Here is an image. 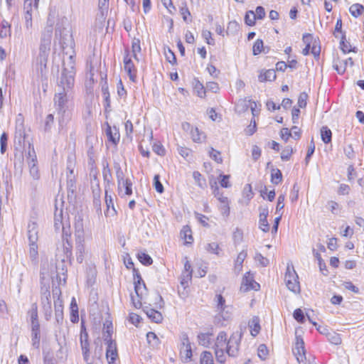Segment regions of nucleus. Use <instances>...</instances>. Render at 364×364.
Instances as JSON below:
<instances>
[{
    "mask_svg": "<svg viewBox=\"0 0 364 364\" xmlns=\"http://www.w3.org/2000/svg\"><path fill=\"white\" fill-rule=\"evenodd\" d=\"M68 92L60 90L54 97V103L58 114H61V119L59 120L60 123L64 121L65 117L68 118L69 113L68 112Z\"/></svg>",
    "mask_w": 364,
    "mask_h": 364,
    "instance_id": "nucleus-2",
    "label": "nucleus"
},
{
    "mask_svg": "<svg viewBox=\"0 0 364 364\" xmlns=\"http://www.w3.org/2000/svg\"><path fill=\"white\" fill-rule=\"evenodd\" d=\"M298 278V275L294 269V267H292V271H291L289 266H288L285 274L286 285L290 291L296 294L300 292V285Z\"/></svg>",
    "mask_w": 364,
    "mask_h": 364,
    "instance_id": "nucleus-3",
    "label": "nucleus"
},
{
    "mask_svg": "<svg viewBox=\"0 0 364 364\" xmlns=\"http://www.w3.org/2000/svg\"><path fill=\"white\" fill-rule=\"evenodd\" d=\"M33 157L31 160L28 161L30 175L33 179L38 180L40 178V173L38 167L37 157L36 155L35 150L33 149Z\"/></svg>",
    "mask_w": 364,
    "mask_h": 364,
    "instance_id": "nucleus-18",
    "label": "nucleus"
},
{
    "mask_svg": "<svg viewBox=\"0 0 364 364\" xmlns=\"http://www.w3.org/2000/svg\"><path fill=\"white\" fill-rule=\"evenodd\" d=\"M307 99H308V95L306 93V92H301L300 93L299 96V98H298V106L300 107V108H304L306 106V101H307Z\"/></svg>",
    "mask_w": 364,
    "mask_h": 364,
    "instance_id": "nucleus-63",
    "label": "nucleus"
},
{
    "mask_svg": "<svg viewBox=\"0 0 364 364\" xmlns=\"http://www.w3.org/2000/svg\"><path fill=\"white\" fill-rule=\"evenodd\" d=\"M293 353L296 358L299 364H306V350L304 348V342L303 339L299 337H296L295 346L293 348Z\"/></svg>",
    "mask_w": 364,
    "mask_h": 364,
    "instance_id": "nucleus-7",
    "label": "nucleus"
},
{
    "mask_svg": "<svg viewBox=\"0 0 364 364\" xmlns=\"http://www.w3.org/2000/svg\"><path fill=\"white\" fill-rule=\"evenodd\" d=\"M181 235L186 240L187 244H191L193 241V238L191 235V230L188 227H184L181 231Z\"/></svg>",
    "mask_w": 364,
    "mask_h": 364,
    "instance_id": "nucleus-44",
    "label": "nucleus"
},
{
    "mask_svg": "<svg viewBox=\"0 0 364 364\" xmlns=\"http://www.w3.org/2000/svg\"><path fill=\"white\" fill-rule=\"evenodd\" d=\"M194 90L196 92L197 95L199 97L203 98L205 96V89L204 88L202 83H200L198 80L196 82L194 85Z\"/></svg>",
    "mask_w": 364,
    "mask_h": 364,
    "instance_id": "nucleus-51",
    "label": "nucleus"
},
{
    "mask_svg": "<svg viewBox=\"0 0 364 364\" xmlns=\"http://www.w3.org/2000/svg\"><path fill=\"white\" fill-rule=\"evenodd\" d=\"M193 177L195 180L196 183L201 188L204 189L206 188V180L203 178L201 173L197 171L193 173Z\"/></svg>",
    "mask_w": 364,
    "mask_h": 364,
    "instance_id": "nucleus-33",
    "label": "nucleus"
},
{
    "mask_svg": "<svg viewBox=\"0 0 364 364\" xmlns=\"http://www.w3.org/2000/svg\"><path fill=\"white\" fill-rule=\"evenodd\" d=\"M225 350V349H220V348L215 349V354L216 359H217L218 362H219L220 363H223L225 361V353H224Z\"/></svg>",
    "mask_w": 364,
    "mask_h": 364,
    "instance_id": "nucleus-64",
    "label": "nucleus"
},
{
    "mask_svg": "<svg viewBox=\"0 0 364 364\" xmlns=\"http://www.w3.org/2000/svg\"><path fill=\"white\" fill-rule=\"evenodd\" d=\"M293 316L294 319L300 323H304L305 321V316L301 309H295L293 314Z\"/></svg>",
    "mask_w": 364,
    "mask_h": 364,
    "instance_id": "nucleus-55",
    "label": "nucleus"
},
{
    "mask_svg": "<svg viewBox=\"0 0 364 364\" xmlns=\"http://www.w3.org/2000/svg\"><path fill=\"white\" fill-rule=\"evenodd\" d=\"M313 254H314V256L316 257V259L318 260L321 272L323 275H327L328 270L326 269V265L325 262H323V260L322 259L321 255L318 252H316L314 249H313Z\"/></svg>",
    "mask_w": 364,
    "mask_h": 364,
    "instance_id": "nucleus-34",
    "label": "nucleus"
},
{
    "mask_svg": "<svg viewBox=\"0 0 364 364\" xmlns=\"http://www.w3.org/2000/svg\"><path fill=\"white\" fill-rule=\"evenodd\" d=\"M180 13L184 21L187 23L191 22L192 19L191 18V12L188 8L187 7V4L186 2L182 3V5L180 8Z\"/></svg>",
    "mask_w": 364,
    "mask_h": 364,
    "instance_id": "nucleus-35",
    "label": "nucleus"
},
{
    "mask_svg": "<svg viewBox=\"0 0 364 364\" xmlns=\"http://www.w3.org/2000/svg\"><path fill=\"white\" fill-rule=\"evenodd\" d=\"M50 50V46L47 44H40L39 54L38 58H42L43 60L48 59Z\"/></svg>",
    "mask_w": 364,
    "mask_h": 364,
    "instance_id": "nucleus-38",
    "label": "nucleus"
},
{
    "mask_svg": "<svg viewBox=\"0 0 364 364\" xmlns=\"http://www.w3.org/2000/svg\"><path fill=\"white\" fill-rule=\"evenodd\" d=\"M31 328L32 346L34 348L38 349L41 341L40 323L34 321L33 323H31Z\"/></svg>",
    "mask_w": 364,
    "mask_h": 364,
    "instance_id": "nucleus-13",
    "label": "nucleus"
},
{
    "mask_svg": "<svg viewBox=\"0 0 364 364\" xmlns=\"http://www.w3.org/2000/svg\"><path fill=\"white\" fill-rule=\"evenodd\" d=\"M55 38H59V43L62 47L63 49H65L66 46H68L66 42H65V36L67 34H63V31L60 26L57 25L55 28Z\"/></svg>",
    "mask_w": 364,
    "mask_h": 364,
    "instance_id": "nucleus-30",
    "label": "nucleus"
},
{
    "mask_svg": "<svg viewBox=\"0 0 364 364\" xmlns=\"http://www.w3.org/2000/svg\"><path fill=\"white\" fill-rule=\"evenodd\" d=\"M321 139L325 144H328L331 141L332 132L327 127H322L321 129Z\"/></svg>",
    "mask_w": 364,
    "mask_h": 364,
    "instance_id": "nucleus-32",
    "label": "nucleus"
},
{
    "mask_svg": "<svg viewBox=\"0 0 364 364\" xmlns=\"http://www.w3.org/2000/svg\"><path fill=\"white\" fill-rule=\"evenodd\" d=\"M259 288V284L254 280L252 275L247 272L243 277L240 290L246 292L252 289L258 290Z\"/></svg>",
    "mask_w": 364,
    "mask_h": 364,
    "instance_id": "nucleus-10",
    "label": "nucleus"
},
{
    "mask_svg": "<svg viewBox=\"0 0 364 364\" xmlns=\"http://www.w3.org/2000/svg\"><path fill=\"white\" fill-rule=\"evenodd\" d=\"M63 210H60L59 213L56 210L54 218V226L55 230L62 228L63 231H65V224L63 222Z\"/></svg>",
    "mask_w": 364,
    "mask_h": 364,
    "instance_id": "nucleus-29",
    "label": "nucleus"
},
{
    "mask_svg": "<svg viewBox=\"0 0 364 364\" xmlns=\"http://www.w3.org/2000/svg\"><path fill=\"white\" fill-rule=\"evenodd\" d=\"M269 350L264 344H261L258 347V356L264 360L268 355Z\"/></svg>",
    "mask_w": 364,
    "mask_h": 364,
    "instance_id": "nucleus-62",
    "label": "nucleus"
},
{
    "mask_svg": "<svg viewBox=\"0 0 364 364\" xmlns=\"http://www.w3.org/2000/svg\"><path fill=\"white\" fill-rule=\"evenodd\" d=\"M102 175L104 181L105 182H107V183H109L112 181V172L109 167V164L107 162L103 163Z\"/></svg>",
    "mask_w": 364,
    "mask_h": 364,
    "instance_id": "nucleus-42",
    "label": "nucleus"
},
{
    "mask_svg": "<svg viewBox=\"0 0 364 364\" xmlns=\"http://www.w3.org/2000/svg\"><path fill=\"white\" fill-rule=\"evenodd\" d=\"M264 48L262 40L257 39L253 45V55H257L259 54Z\"/></svg>",
    "mask_w": 364,
    "mask_h": 364,
    "instance_id": "nucleus-59",
    "label": "nucleus"
},
{
    "mask_svg": "<svg viewBox=\"0 0 364 364\" xmlns=\"http://www.w3.org/2000/svg\"><path fill=\"white\" fill-rule=\"evenodd\" d=\"M181 348L180 354L182 357H185L186 361H188L192 357L191 345L189 341L188 335L185 333L181 335Z\"/></svg>",
    "mask_w": 364,
    "mask_h": 364,
    "instance_id": "nucleus-9",
    "label": "nucleus"
},
{
    "mask_svg": "<svg viewBox=\"0 0 364 364\" xmlns=\"http://www.w3.org/2000/svg\"><path fill=\"white\" fill-rule=\"evenodd\" d=\"M138 259L143 264L146 266L151 264L153 262L151 257L145 252L139 253Z\"/></svg>",
    "mask_w": 364,
    "mask_h": 364,
    "instance_id": "nucleus-49",
    "label": "nucleus"
},
{
    "mask_svg": "<svg viewBox=\"0 0 364 364\" xmlns=\"http://www.w3.org/2000/svg\"><path fill=\"white\" fill-rule=\"evenodd\" d=\"M205 249L211 254L218 255L220 247L217 242L208 243Z\"/></svg>",
    "mask_w": 364,
    "mask_h": 364,
    "instance_id": "nucleus-52",
    "label": "nucleus"
},
{
    "mask_svg": "<svg viewBox=\"0 0 364 364\" xmlns=\"http://www.w3.org/2000/svg\"><path fill=\"white\" fill-rule=\"evenodd\" d=\"M293 154V148L291 146H286L281 153V159L282 161H288Z\"/></svg>",
    "mask_w": 364,
    "mask_h": 364,
    "instance_id": "nucleus-53",
    "label": "nucleus"
},
{
    "mask_svg": "<svg viewBox=\"0 0 364 364\" xmlns=\"http://www.w3.org/2000/svg\"><path fill=\"white\" fill-rule=\"evenodd\" d=\"M107 343V359L108 360L109 364H114V363L116 360L117 358L118 357L116 343L113 340L109 339L108 341V343Z\"/></svg>",
    "mask_w": 364,
    "mask_h": 364,
    "instance_id": "nucleus-15",
    "label": "nucleus"
},
{
    "mask_svg": "<svg viewBox=\"0 0 364 364\" xmlns=\"http://www.w3.org/2000/svg\"><path fill=\"white\" fill-rule=\"evenodd\" d=\"M306 316L309 319V321L314 325L316 327V329L318 330V331L321 333V334H323V335H326V336L327 337V334L329 333L331 331H329V330L326 327V326H317V323L316 322H314L313 321L311 318H310V316L307 314H306Z\"/></svg>",
    "mask_w": 364,
    "mask_h": 364,
    "instance_id": "nucleus-61",
    "label": "nucleus"
},
{
    "mask_svg": "<svg viewBox=\"0 0 364 364\" xmlns=\"http://www.w3.org/2000/svg\"><path fill=\"white\" fill-rule=\"evenodd\" d=\"M132 50L133 58L139 61L137 53L141 52L140 41L138 38H134L132 41Z\"/></svg>",
    "mask_w": 364,
    "mask_h": 364,
    "instance_id": "nucleus-45",
    "label": "nucleus"
},
{
    "mask_svg": "<svg viewBox=\"0 0 364 364\" xmlns=\"http://www.w3.org/2000/svg\"><path fill=\"white\" fill-rule=\"evenodd\" d=\"M241 339V334L234 333L229 338L226 348V353L229 356L235 357L239 350V346Z\"/></svg>",
    "mask_w": 364,
    "mask_h": 364,
    "instance_id": "nucleus-5",
    "label": "nucleus"
},
{
    "mask_svg": "<svg viewBox=\"0 0 364 364\" xmlns=\"http://www.w3.org/2000/svg\"><path fill=\"white\" fill-rule=\"evenodd\" d=\"M47 62L48 59L43 60L42 58H36V61L34 68L38 77L41 78V81L47 80Z\"/></svg>",
    "mask_w": 364,
    "mask_h": 364,
    "instance_id": "nucleus-11",
    "label": "nucleus"
},
{
    "mask_svg": "<svg viewBox=\"0 0 364 364\" xmlns=\"http://www.w3.org/2000/svg\"><path fill=\"white\" fill-rule=\"evenodd\" d=\"M215 299L218 311L222 312L225 308V299L221 294H217Z\"/></svg>",
    "mask_w": 364,
    "mask_h": 364,
    "instance_id": "nucleus-56",
    "label": "nucleus"
},
{
    "mask_svg": "<svg viewBox=\"0 0 364 364\" xmlns=\"http://www.w3.org/2000/svg\"><path fill=\"white\" fill-rule=\"evenodd\" d=\"M247 255V252L245 250H242L238 254L235 263V271L236 272L240 273V272L242 270V263L245 259L246 258Z\"/></svg>",
    "mask_w": 364,
    "mask_h": 364,
    "instance_id": "nucleus-28",
    "label": "nucleus"
},
{
    "mask_svg": "<svg viewBox=\"0 0 364 364\" xmlns=\"http://www.w3.org/2000/svg\"><path fill=\"white\" fill-rule=\"evenodd\" d=\"M213 357L210 352L204 351L200 355V364H214Z\"/></svg>",
    "mask_w": 364,
    "mask_h": 364,
    "instance_id": "nucleus-43",
    "label": "nucleus"
},
{
    "mask_svg": "<svg viewBox=\"0 0 364 364\" xmlns=\"http://www.w3.org/2000/svg\"><path fill=\"white\" fill-rule=\"evenodd\" d=\"M227 344L228 342L226 333H225L224 331L220 332L216 338L215 349L220 348L226 350Z\"/></svg>",
    "mask_w": 364,
    "mask_h": 364,
    "instance_id": "nucleus-23",
    "label": "nucleus"
},
{
    "mask_svg": "<svg viewBox=\"0 0 364 364\" xmlns=\"http://www.w3.org/2000/svg\"><path fill=\"white\" fill-rule=\"evenodd\" d=\"M343 152L346 157L348 159L353 160L355 158V153L351 144H348L344 147Z\"/></svg>",
    "mask_w": 364,
    "mask_h": 364,
    "instance_id": "nucleus-54",
    "label": "nucleus"
},
{
    "mask_svg": "<svg viewBox=\"0 0 364 364\" xmlns=\"http://www.w3.org/2000/svg\"><path fill=\"white\" fill-rule=\"evenodd\" d=\"M350 14L357 18L364 12V6L360 4H354L349 8Z\"/></svg>",
    "mask_w": 364,
    "mask_h": 364,
    "instance_id": "nucleus-31",
    "label": "nucleus"
},
{
    "mask_svg": "<svg viewBox=\"0 0 364 364\" xmlns=\"http://www.w3.org/2000/svg\"><path fill=\"white\" fill-rule=\"evenodd\" d=\"M102 92L104 97V107L105 109V112H109V108L111 106V100H110V95L108 90V85L107 82H105L102 85Z\"/></svg>",
    "mask_w": 364,
    "mask_h": 364,
    "instance_id": "nucleus-22",
    "label": "nucleus"
},
{
    "mask_svg": "<svg viewBox=\"0 0 364 364\" xmlns=\"http://www.w3.org/2000/svg\"><path fill=\"white\" fill-rule=\"evenodd\" d=\"M28 237L29 242H37L38 240V224L35 221L30 220L28 224Z\"/></svg>",
    "mask_w": 364,
    "mask_h": 364,
    "instance_id": "nucleus-17",
    "label": "nucleus"
},
{
    "mask_svg": "<svg viewBox=\"0 0 364 364\" xmlns=\"http://www.w3.org/2000/svg\"><path fill=\"white\" fill-rule=\"evenodd\" d=\"M106 134L107 136L108 140L113 144L116 145L119 142L120 136L116 128H114V132H113L111 127L108 126L107 129H106Z\"/></svg>",
    "mask_w": 364,
    "mask_h": 364,
    "instance_id": "nucleus-25",
    "label": "nucleus"
},
{
    "mask_svg": "<svg viewBox=\"0 0 364 364\" xmlns=\"http://www.w3.org/2000/svg\"><path fill=\"white\" fill-rule=\"evenodd\" d=\"M26 131L24 127L23 119L21 114L16 120V131L14 134V143L18 146H22L26 139Z\"/></svg>",
    "mask_w": 364,
    "mask_h": 364,
    "instance_id": "nucleus-4",
    "label": "nucleus"
},
{
    "mask_svg": "<svg viewBox=\"0 0 364 364\" xmlns=\"http://www.w3.org/2000/svg\"><path fill=\"white\" fill-rule=\"evenodd\" d=\"M38 245L36 242H29V257L32 262H36L38 259Z\"/></svg>",
    "mask_w": 364,
    "mask_h": 364,
    "instance_id": "nucleus-37",
    "label": "nucleus"
},
{
    "mask_svg": "<svg viewBox=\"0 0 364 364\" xmlns=\"http://www.w3.org/2000/svg\"><path fill=\"white\" fill-rule=\"evenodd\" d=\"M255 16L254 14V11H248L246 12L245 16V23L248 26H254L255 24L256 21Z\"/></svg>",
    "mask_w": 364,
    "mask_h": 364,
    "instance_id": "nucleus-50",
    "label": "nucleus"
},
{
    "mask_svg": "<svg viewBox=\"0 0 364 364\" xmlns=\"http://www.w3.org/2000/svg\"><path fill=\"white\" fill-rule=\"evenodd\" d=\"M282 181V173L278 168H272L271 173V181L274 184H279Z\"/></svg>",
    "mask_w": 364,
    "mask_h": 364,
    "instance_id": "nucleus-36",
    "label": "nucleus"
},
{
    "mask_svg": "<svg viewBox=\"0 0 364 364\" xmlns=\"http://www.w3.org/2000/svg\"><path fill=\"white\" fill-rule=\"evenodd\" d=\"M104 329H105V331L104 332V340L105 342L108 343V341L109 339H112V323L111 322H106V323L104 324Z\"/></svg>",
    "mask_w": 364,
    "mask_h": 364,
    "instance_id": "nucleus-46",
    "label": "nucleus"
},
{
    "mask_svg": "<svg viewBox=\"0 0 364 364\" xmlns=\"http://www.w3.org/2000/svg\"><path fill=\"white\" fill-rule=\"evenodd\" d=\"M55 316L56 322L58 324H61L63 321V301L60 299L55 300Z\"/></svg>",
    "mask_w": 364,
    "mask_h": 364,
    "instance_id": "nucleus-21",
    "label": "nucleus"
},
{
    "mask_svg": "<svg viewBox=\"0 0 364 364\" xmlns=\"http://www.w3.org/2000/svg\"><path fill=\"white\" fill-rule=\"evenodd\" d=\"M259 227L264 232H267L269 230V225L267 220L269 214V209L267 207H259Z\"/></svg>",
    "mask_w": 364,
    "mask_h": 364,
    "instance_id": "nucleus-16",
    "label": "nucleus"
},
{
    "mask_svg": "<svg viewBox=\"0 0 364 364\" xmlns=\"http://www.w3.org/2000/svg\"><path fill=\"white\" fill-rule=\"evenodd\" d=\"M144 311L146 313L147 316L154 322L159 323L163 320V316L161 312L146 306L144 309Z\"/></svg>",
    "mask_w": 364,
    "mask_h": 364,
    "instance_id": "nucleus-20",
    "label": "nucleus"
},
{
    "mask_svg": "<svg viewBox=\"0 0 364 364\" xmlns=\"http://www.w3.org/2000/svg\"><path fill=\"white\" fill-rule=\"evenodd\" d=\"M232 238L235 245L240 244L243 240V232L240 229L236 228L233 232Z\"/></svg>",
    "mask_w": 364,
    "mask_h": 364,
    "instance_id": "nucleus-48",
    "label": "nucleus"
},
{
    "mask_svg": "<svg viewBox=\"0 0 364 364\" xmlns=\"http://www.w3.org/2000/svg\"><path fill=\"white\" fill-rule=\"evenodd\" d=\"M50 294L48 289H46L44 291L41 293V302L43 304L44 309L48 308L50 310L51 301L50 299Z\"/></svg>",
    "mask_w": 364,
    "mask_h": 364,
    "instance_id": "nucleus-39",
    "label": "nucleus"
},
{
    "mask_svg": "<svg viewBox=\"0 0 364 364\" xmlns=\"http://www.w3.org/2000/svg\"><path fill=\"white\" fill-rule=\"evenodd\" d=\"M133 183L132 180L127 178L125 180L117 183L119 194L123 197L124 196H131L132 194Z\"/></svg>",
    "mask_w": 364,
    "mask_h": 364,
    "instance_id": "nucleus-14",
    "label": "nucleus"
},
{
    "mask_svg": "<svg viewBox=\"0 0 364 364\" xmlns=\"http://www.w3.org/2000/svg\"><path fill=\"white\" fill-rule=\"evenodd\" d=\"M69 65L70 70L67 68H64L60 77V80L58 84L59 88L63 91L68 92L74 85V60L73 57L70 55L69 57Z\"/></svg>",
    "mask_w": 364,
    "mask_h": 364,
    "instance_id": "nucleus-1",
    "label": "nucleus"
},
{
    "mask_svg": "<svg viewBox=\"0 0 364 364\" xmlns=\"http://www.w3.org/2000/svg\"><path fill=\"white\" fill-rule=\"evenodd\" d=\"M75 236L77 249L80 252H82L84 250V229L82 220L80 218V217H79V218L75 221Z\"/></svg>",
    "mask_w": 364,
    "mask_h": 364,
    "instance_id": "nucleus-6",
    "label": "nucleus"
},
{
    "mask_svg": "<svg viewBox=\"0 0 364 364\" xmlns=\"http://www.w3.org/2000/svg\"><path fill=\"white\" fill-rule=\"evenodd\" d=\"M25 10V21L26 26L27 28H29L32 26V7L29 6V8H24Z\"/></svg>",
    "mask_w": 364,
    "mask_h": 364,
    "instance_id": "nucleus-47",
    "label": "nucleus"
},
{
    "mask_svg": "<svg viewBox=\"0 0 364 364\" xmlns=\"http://www.w3.org/2000/svg\"><path fill=\"white\" fill-rule=\"evenodd\" d=\"M276 77L277 76L275 70L269 69L259 75V80L260 82L274 81Z\"/></svg>",
    "mask_w": 364,
    "mask_h": 364,
    "instance_id": "nucleus-26",
    "label": "nucleus"
},
{
    "mask_svg": "<svg viewBox=\"0 0 364 364\" xmlns=\"http://www.w3.org/2000/svg\"><path fill=\"white\" fill-rule=\"evenodd\" d=\"M28 314L31 316V323H33L34 321L39 322L36 304L32 305L31 309L28 311Z\"/></svg>",
    "mask_w": 364,
    "mask_h": 364,
    "instance_id": "nucleus-58",
    "label": "nucleus"
},
{
    "mask_svg": "<svg viewBox=\"0 0 364 364\" xmlns=\"http://www.w3.org/2000/svg\"><path fill=\"white\" fill-rule=\"evenodd\" d=\"M124 67L130 80L135 82L136 78V68L128 53L124 57Z\"/></svg>",
    "mask_w": 364,
    "mask_h": 364,
    "instance_id": "nucleus-12",
    "label": "nucleus"
},
{
    "mask_svg": "<svg viewBox=\"0 0 364 364\" xmlns=\"http://www.w3.org/2000/svg\"><path fill=\"white\" fill-rule=\"evenodd\" d=\"M340 48L345 54L351 51L356 52L355 48H352L350 43L346 41L345 34H342L340 42Z\"/></svg>",
    "mask_w": 364,
    "mask_h": 364,
    "instance_id": "nucleus-27",
    "label": "nucleus"
},
{
    "mask_svg": "<svg viewBox=\"0 0 364 364\" xmlns=\"http://www.w3.org/2000/svg\"><path fill=\"white\" fill-rule=\"evenodd\" d=\"M146 339L150 346L153 348H156L159 346L160 341L156 334L154 332H149L146 334Z\"/></svg>",
    "mask_w": 364,
    "mask_h": 364,
    "instance_id": "nucleus-41",
    "label": "nucleus"
},
{
    "mask_svg": "<svg viewBox=\"0 0 364 364\" xmlns=\"http://www.w3.org/2000/svg\"><path fill=\"white\" fill-rule=\"evenodd\" d=\"M53 31V23H49V21H48L47 26L45 27L44 31L42 33L41 43L50 46Z\"/></svg>",
    "mask_w": 364,
    "mask_h": 364,
    "instance_id": "nucleus-19",
    "label": "nucleus"
},
{
    "mask_svg": "<svg viewBox=\"0 0 364 364\" xmlns=\"http://www.w3.org/2000/svg\"><path fill=\"white\" fill-rule=\"evenodd\" d=\"M154 186L156 191L159 193H162L164 191V186L160 181V176L159 174H156L154 177Z\"/></svg>",
    "mask_w": 364,
    "mask_h": 364,
    "instance_id": "nucleus-57",
    "label": "nucleus"
},
{
    "mask_svg": "<svg viewBox=\"0 0 364 364\" xmlns=\"http://www.w3.org/2000/svg\"><path fill=\"white\" fill-rule=\"evenodd\" d=\"M327 339L333 345H340L342 342L340 334L334 331H331L327 334Z\"/></svg>",
    "mask_w": 364,
    "mask_h": 364,
    "instance_id": "nucleus-40",
    "label": "nucleus"
},
{
    "mask_svg": "<svg viewBox=\"0 0 364 364\" xmlns=\"http://www.w3.org/2000/svg\"><path fill=\"white\" fill-rule=\"evenodd\" d=\"M249 326L250 328V333L252 336H256L260 331L259 318L257 316H254L249 321Z\"/></svg>",
    "mask_w": 364,
    "mask_h": 364,
    "instance_id": "nucleus-24",
    "label": "nucleus"
},
{
    "mask_svg": "<svg viewBox=\"0 0 364 364\" xmlns=\"http://www.w3.org/2000/svg\"><path fill=\"white\" fill-rule=\"evenodd\" d=\"M8 135L4 132L1 134L0 137V151L1 154H4L7 147Z\"/></svg>",
    "mask_w": 364,
    "mask_h": 364,
    "instance_id": "nucleus-60",
    "label": "nucleus"
},
{
    "mask_svg": "<svg viewBox=\"0 0 364 364\" xmlns=\"http://www.w3.org/2000/svg\"><path fill=\"white\" fill-rule=\"evenodd\" d=\"M134 290L139 299H142L144 294L146 293V287L138 269H134Z\"/></svg>",
    "mask_w": 364,
    "mask_h": 364,
    "instance_id": "nucleus-8",
    "label": "nucleus"
}]
</instances>
